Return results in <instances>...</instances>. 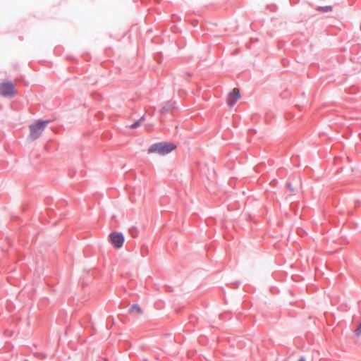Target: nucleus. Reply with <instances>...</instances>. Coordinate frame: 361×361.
<instances>
[{
  "label": "nucleus",
  "instance_id": "nucleus-1",
  "mask_svg": "<svg viewBox=\"0 0 361 361\" xmlns=\"http://www.w3.org/2000/svg\"><path fill=\"white\" fill-rule=\"evenodd\" d=\"M176 147V146L173 143L159 142L151 145L147 152L149 154L157 153L160 155H165L172 152Z\"/></svg>",
  "mask_w": 361,
  "mask_h": 361
},
{
  "label": "nucleus",
  "instance_id": "nucleus-2",
  "mask_svg": "<svg viewBox=\"0 0 361 361\" xmlns=\"http://www.w3.org/2000/svg\"><path fill=\"white\" fill-rule=\"evenodd\" d=\"M48 121H39L33 124L30 126V137L31 140H34L38 138L42 134L44 130L45 129Z\"/></svg>",
  "mask_w": 361,
  "mask_h": 361
},
{
  "label": "nucleus",
  "instance_id": "nucleus-3",
  "mask_svg": "<svg viewBox=\"0 0 361 361\" xmlns=\"http://www.w3.org/2000/svg\"><path fill=\"white\" fill-rule=\"evenodd\" d=\"M16 94L15 85L9 80L0 83V95L5 97H13Z\"/></svg>",
  "mask_w": 361,
  "mask_h": 361
},
{
  "label": "nucleus",
  "instance_id": "nucleus-4",
  "mask_svg": "<svg viewBox=\"0 0 361 361\" xmlns=\"http://www.w3.org/2000/svg\"><path fill=\"white\" fill-rule=\"evenodd\" d=\"M111 243L116 248H121L124 243V237L121 233H112L110 234Z\"/></svg>",
  "mask_w": 361,
  "mask_h": 361
},
{
  "label": "nucleus",
  "instance_id": "nucleus-5",
  "mask_svg": "<svg viewBox=\"0 0 361 361\" xmlns=\"http://www.w3.org/2000/svg\"><path fill=\"white\" fill-rule=\"evenodd\" d=\"M240 98V94L239 90L238 88L233 89L227 99L228 105L232 107Z\"/></svg>",
  "mask_w": 361,
  "mask_h": 361
},
{
  "label": "nucleus",
  "instance_id": "nucleus-6",
  "mask_svg": "<svg viewBox=\"0 0 361 361\" xmlns=\"http://www.w3.org/2000/svg\"><path fill=\"white\" fill-rule=\"evenodd\" d=\"M130 312H136L138 314L142 313V309L140 308V307L138 305H133L130 307Z\"/></svg>",
  "mask_w": 361,
  "mask_h": 361
},
{
  "label": "nucleus",
  "instance_id": "nucleus-7",
  "mask_svg": "<svg viewBox=\"0 0 361 361\" xmlns=\"http://www.w3.org/2000/svg\"><path fill=\"white\" fill-rule=\"evenodd\" d=\"M319 10L323 12H329L332 11V7L331 6H327L324 7H319Z\"/></svg>",
  "mask_w": 361,
  "mask_h": 361
},
{
  "label": "nucleus",
  "instance_id": "nucleus-8",
  "mask_svg": "<svg viewBox=\"0 0 361 361\" xmlns=\"http://www.w3.org/2000/svg\"><path fill=\"white\" fill-rule=\"evenodd\" d=\"M139 126V124L137 123H135L134 124H133L131 126V128H135L136 127H137Z\"/></svg>",
  "mask_w": 361,
  "mask_h": 361
},
{
  "label": "nucleus",
  "instance_id": "nucleus-9",
  "mask_svg": "<svg viewBox=\"0 0 361 361\" xmlns=\"http://www.w3.org/2000/svg\"><path fill=\"white\" fill-rule=\"evenodd\" d=\"M298 361H306L305 358L304 357H300Z\"/></svg>",
  "mask_w": 361,
  "mask_h": 361
},
{
  "label": "nucleus",
  "instance_id": "nucleus-10",
  "mask_svg": "<svg viewBox=\"0 0 361 361\" xmlns=\"http://www.w3.org/2000/svg\"><path fill=\"white\" fill-rule=\"evenodd\" d=\"M288 187L289 188L290 190L293 191V188H292L291 185L290 183H288Z\"/></svg>",
  "mask_w": 361,
  "mask_h": 361
}]
</instances>
